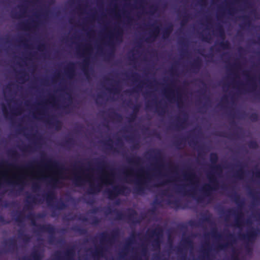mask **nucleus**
Wrapping results in <instances>:
<instances>
[{
	"instance_id": "obj_1",
	"label": "nucleus",
	"mask_w": 260,
	"mask_h": 260,
	"mask_svg": "<svg viewBox=\"0 0 260 260\" xmlns=\"http://www.w3.org/2000/svg\"><path fill=\"white\" fill-rule=\"evenodd\" d=\"M7 177V173L4 172H0V180H5Z\"/></svg>"
}]
</instances>
